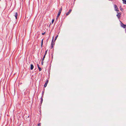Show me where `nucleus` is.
Instances as JSON below:
<instances>
[{"mask_svg":"<svg viewBox=\"0 0 126 126\" xmlns=\"http://www.w3.org/2000/svg\"><path fill=\"white\" fill-rule=\"evenodd\" d=\"M62 7H61V8L60 9V10L58 12V14L56 16V19H58L59 17V16L60 15L61 12L62 11Z\"/></svg>","mask_w":126,"mask_h":126,"instance_id":"obj_1","label":"nucleus"},{"mask_svg":"<svg viewBox=\"0 0 126 126\" xmlns=\"http://www.w3.org/2000/svg\"><path fill=\"white\" fill-rule=\"evenodd\" d=\"M117 14L116 15V16L118 19H120V18L121 16V13H120L117 12Z\"/></svg>","mask_w":126,"mask_h":126,"instance_id":"obj_2","label":"nucleus"},{"mask_svg":"<svg viewBox=\"0 0 126 126\" xmlns=\"http://www.w3.org/2000/svg\"><path fill=\"white\" fill-rule=\"evenodd\" d=\"M121 22V26L124 28H126V25L124 24L121 21H120Z\"/></svg>","mask_w":126,"mask_h":126,"instance_id":"obj_3","label":"nucleus"},{"mask_svg":"<svg viewBox=\"0 0 126 126\" xmlns=\"http://www.w3.org/2000/svg\"><path fill=\"white\" fill-rule=\"evenodd\" d=\"M114 8L115 10L117 12H119V11L118 10V8L116 5H115L114 6Z\"/></svg>","mask_w":126,"mask_h":126,"instance_id":"obj_4","label":"nucleus"},{"mask_svg":"<svg viewBox=\"0 0 126 126\" xmlns=\"http://www.w3.org/2000/svg\"><path fill=\"white\" fill-rule=\"evenodd\" d=\"M72 11V10L71 9H70L69 10L68 12L66 14V16H68V15H69L71 13Z\"/></svg>","mask_w":126,"mask_h":126,"instance_id":"obj_5","label":"nucleus"},{"mask_svg":"<svg viewBox=\"0 0 126 126\" xmlns=\"http://www.w3.org/2000/svg\"><path fill=\"white\" fill-rule=\"evenodd\" d=\"M48 82V80H47L46 81L45 84L44 85V87H46L47 86V84Z\"/></svg>","mask_w":126,"mask_h":126,"instance_id":"obj_6","label":"nucleus"},{"mask_svg":"<svg viewBox=\"0 0 126 126\" xmlns=\"http://www.w3.org/2000/svg\"><path fill=\"white\" fill-rule=\"evenodd\" d=\"M14 16H15L16 18L17 19V17L18 16V13L17 12H16L15 14L14 15Z\"/></svg>","mask_w":126,"mask_h":126,"instance_id":"obj_7","label":"nucleus"},{"mask_svg":"<svg viewBox=\"0 0 126 126\" xmlns=\"http://www.w3.org/2000/svg\"><path fill=\"white\" fill-rule=\"evenodd\" d=\"M34 68V66L33 64H31L30 69L31 70H32Z\"/></svg>","mask_w":126,"mask_h":126,"instance_id":"obj_8","label":"nucleus"},{"mask_svg":"<svg viewBox=\"0 0 126 126\" xmlns=\"http://www.w3.org/2000/svg\"><path fill=\"white\" fill-rule=\"evenodd\" d=\"M37 67L38 68V69H39V71H41V70H42V69L41 68H40L39 66V65H38V64H37Z\"/></svg>","mask_w":126,"mask_h":126,"instance_id":"obj_9","label":"nucleus"},{"mask_svg":"<svg viewBox=\"0 0 126 126\" xmlns=\"http://www.w3.org/2000/svg\"><path fill=\"white\" fill-rule=\"evenodd\" d=\"M55 45V43L53 41V39H52V41L51 43V45Z\"/></svg>","mask_w":126,"mask_h":126,"instance_id":"obj_10","label":"nucleus"},{"mask_svg":"<svg viewBox=\"0 0 126 126\" xmlns=\"http://www.w3.org/2000/svg\"><path fill=\"white\" fill-rule=\"evenodd\" d=\"M40 99H41L40 102H41V103H42V102L43 101V97H41V98Z\"/></svg>","mask_w":126,"mask_h":126,"instance_id":"obj_11","label":"nucleus"},{"mask_svg":"<svg viewBox=\"0 0 126 126\" xmlns=\"http://www.w3.org/2000/svg\"><path fill=\"white\" fill-rule=\"evenodd\" d=\"M120 9L122 11V12L123 11L124 9L123 8H122L121 7V6L120 7Z\"/></svg>","mask_w":126,"mask_h":126,"instance_id":"obj_12","label":"nucleus"},{"mask_svg":"<svg viewBox=\"0 0 126 126\" xmlns=\"http://www.w3.org/2000/svg\"><path fill=\"white\" fill-rule=\"evenodd\" d=\"M58 35H57L55 37V39H54V41H55L57 39V37H58Z\"/></svg>","mask_w":126,"mask_h":126,"instance_id":"obj_13","label":"nucleus"},{"mask_svg":"<svg viewBox=\"0 0 126 126\" xmlns=\"http://www.w3.org/2000/svg\"><path fill=\"white\" fill-rule=\"evenodd\" d=\"M43 39H42V41H41V47H42V46H43Z\"/></svg>","mask_w":126,"mask_h":126,"instance_id":"obj_14","label":"nucleus"},{"mask_svg":"<svg viewBox=\"0 0 126 126\" xmlns=\"http://www.w3.org/2000/svg\"><path fill=\"white\" fill-rule=\"evenodd\" d=\"M123 3L124 4H126V0H124L123 1Z\"/></svg>","mask_w":126,"mask_h":126,"instance_id":"obj_15","label":"nucleus"},{"mask_svg":"<svg viewBox=\"0 0 126 126\" xmlns=\"http://www.w3.org/2000/svg\"><path fill=\"white\" fill-rule=\"evenodd\" d=\"M53 45H51V48H52L53 47Z\"/></svg>","mask_w":126,"mask_h":126,"instance_id":"obj_16","label":"nucleus"},{"mask_svg":"<svg viewBox=\"0 0 126 126\" xmlns=\"http://www.w3.org/2000/svg\"><path fill=\"white\" fill-rule=\"evenodd\" d=\"M54 19H53L52 20V24L54 22Z\"/></svg>","mask_w":126,"mask_h":126,"instance_id":"obj_17","label":"nucleus"},{"mask_svg":"<svg viewBox=\"0 0 126 126\" xmlns=\"http://www.w3.org/2000/svg\"><path fill=\"white\" fill-rule=\"evenodd\" d=\"M41 123H39L38 125V126H41Z\"/></svg>","mask_w":126,"mask_h":126,"instance_id":"obj_18","label":"nucleus"},{"mask_svg":"<svg viewBox=\"0 0 126 126\" xmlns=\"http://www.w3.org/2000/svg\"><path fill=\"white\" fill-rule=\"evenodd\" d=\"M46 33V32H44V33H42V35H44Z\"/></svg>","mask_w":126,"mask_h":126,"instance_id":"obj_19","label":"nucleus"},{"mask_svg":"<svg viewBox=\"0 0 126 126\" xmlns=\"http://www.w3.org/2000/svg\"><path fill=\"white\" fill-rule=\"evenodd\" d=\"M47 50H46V51L45 52V55L47 53Z\"/></svg>","mask_w":126,"mask_h":126,"instance_id":"obj_20","label":"nucleus"},{"mask_svg":"<svg viewBox=\"0 0 126 126\" xmlns=\"http://www.w3.org/2000/svg\"><path fill=\"white\" fill-rule=\"evenodd\" d=\"M44 94V92H43L42 94V97H43Z\"/></svg>","mask_w":126,"mask_h":126,"instance_id":"obj_21","label":"nucleus"},{"mask_svg":"<svg viewBox=\"0 0 126 126\" xmlns=\"http://www.w3.org/2000/svg\"><path fill=\"white\" fill-rule=\"evenodd\" d=\"M44 58H43L42 59V61H43L44 60Z\"/></svg>","mask_w":126,"mask_h":126,"instance_id":"obj_22","label":"nucleus"},{"mask_svg":"<svg viewBox=\"0 0 126 126\" xmlns=\"http://www.w3.org/2000/svg\"><path fill=\"white\" fill-rule=\"evenodd\" d=\"M44 62L43 61H42L41 64L42 65H43Z\"/></svg>","mask_w":126,"mask_h":126,"instance_id":"obj_23","label":"nucleus"},{"mask_svg":"<svg viewBox=\"0 0 126 126\" xmlns=\"http://www.w3.org/2000/svg\"><path fill=\"white\" fill-rule=\"evenodd\" d=\"M46 55H45V54L44 55V56H43V58H45Z\"/></svg>","mask_w":126,"mask_h":126,"instance_id":"obj_24","label":"nucleus"},{"mask_svg":"<svg viewBox=\"0 0 126 126\" xmlns=\"http://www.w3.org/2000/svg\"><path fill=\"white\" fill-rule=\"evenodd\" d=\"M52 39H53V40L54 39V37H53Z\"/></svg>","mask_w":126,"mask_h":126,"instance_id":"obj_25","label":"nucleus"},{"mask_svg":"<svg viewBox=\"0 0 126 126\" xmlns=\"http://www.w3.org/2000/svg\"><path fill=\"white\" fill-rule=\"evenodd\" d=\"M125 30H126V28L125 29Z\"/></svg>","mask_w":126,"mask_h":126,"instance_id":"obj_26","label":"nucleus"},{"mask_svg":"<svg viewBox=\"0 0 126 126\" xmlns=\"http://www.w3.org/2000/svg\"><path fill=\"white\" fill-rule=\"evenodd\" d=\"M122 0L123 1H124V0Z\"/></svg>","mask_w":126,"mask_h":126,"instance_id":"obj_27","label":"nucleus"}]
</instances>
